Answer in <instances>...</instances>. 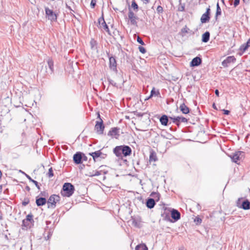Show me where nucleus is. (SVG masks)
Returning a JSON list of instances; mask_svg holds the SVG:
<instances>
[{
    "label": "nucleus",
    "instance_id": "obj_1",
    "mask_svg": "<svg viewBox=\"0 0 250 250\" xmlns=\"http://www.w3.org/2000/svg\"><path fill=\"white\" fill-rule=\"evenodd\" d=\"M113 153L119 159H123V157L130 156L132 152L131 148L128 146L121 145L116 146L113 149Z\"/></svg>",
    "mask_w": 250,
    "mask_h": 250
},
{
    "label": "nucleus",
    "instance_id": "obj_2",
    "mask_svg": "<svg viewBox=\"0 0 250 250\" xmlns=\"http://www.w3.org/2000/svg\"><path fill=\"white\" fill-rule=\"evenodd\" d=\"M74 190V186L72 184L65 183L62 186V191H61V194L63 196L69 197L73 194Z\"/></svg>",
    "mask_w": 250,
    "mask_h": 250
},
{
    "label": "nucleus",
    "instance_id": "obj_3",
    "mask_svg": "<svg viewBox=\"0 0 250 250\" xmlns=\"http://www.w3.org/2000/svg\"><path fill=\"white\" fill-rule=\"evenodd\" d=\"M61 197L59 195L52 194L47 201L48 208H54L56 207V204L60 201Z\"/></svg>",
    "mask_w": 250,
    "mask_h": 250
},
{
    "label": "nucleus",
    "instance_id": "obj_4",
    "mask_svg": "<svg viewBox=\"0 0 250 250\" xmlns=\"http://www.w3.org/2000/svg\"><path fill=\"white\" fill-rule=\"evenodd\" d=\"M89 155L92 157L93 159L95 162L98 161L99 159H100V160L104 159L107 156V155L106 154L103 153L101 151V150L89 153Z\"/></svg>",
    "mask_w": 250,
    "mask_h": 250
},
{
    "label": "nucleus",
    "instance_id": "obj_5",
    "mask_svg": "<svg viewBox=\"0 0 250 250\" xmlns=\"http://www.w3.org/2000/svg\"><path fill=\"white\" fill-rule=\"evenodd\" d=\"M245 156V153L242 151H236L234 153H232L231 154L229 155V157L231 159L233 162L237 163L238 161L241 160L242 158H244Z\"/></svg>",
    "mask_w": 250,
    "mask_h": 250
},
{
    "label": "nucleus",
    "instance_id": "obj_6",
    "mask_svg": "<svg viewBox=\"0 0 250 250\" xmlns=\"http://www.w3.org/2000/svg\"><path fill=\"white\" fill-rule=\"evenodd\" d=\"M45 11L48 20L52 22L57 21V15L52 10L50 9L48 7H45Z\"/></svg>",
    "mask_w": 250,
    "mask_h": 250
},
{
    "label": "nucleus",
    "instance_id": "obj_7",
    "mask_svg": "<svg viewBox=\"0 0 250 250\" xmlns=\"http://www.w3.org/2000/svg\"><path fill=\"white\" fill-rule=\"evenodd\" d=\"M105 128V126L104 125L102 119L101 121H97L96 122V125H95V130L98 134L102 135L104 134V131Z\"/></svg>",
    "mask_w": 250,
    "mask_h": 250
},
{
    "label": "nucleus",
    "instance_id": "obj_8",
    "mask_svg": "<svg viewBox=\"0 0 250 250\" xmlns=\"http://www.w3.org/2000/svg\"><path fill=\"white\" fill-rule=\"evenodd\" d=\"M107 55L109 58V67L110 69L112 70L113 71L117 72V62L115 59V58L111 56L109 53H107Z\"/></svg>",
    "mask_w": 250,
    "mask_h": 250
},
{
    "label": "nucleus",
    "instance_id": "obj_9",
    "mask_svg": "<svg viewBox=\"0 0 250 250\" xmlns=\"http://www.w3.org/2000/svg\"><path fill=\"white\" fill-rule=\"evenodd\" d=\"M128 16L131 24L137 26V20H138V17L135 15L130 7L128 8Z\"/></svg>",
    "mask_w": 250,
    "mask_h": 250
},
{
    "label": "nucleus",
    "instance_id": "obj_10",
    "mask_svg": "<svg viewBox=\"0 0 250 250\" xmlns=\"http://www.w3.org/2000/svg\"><path fill=\"white\" fill-rule=\"evenodd\" d=\"M170 213L171 209L169 208H165L163 212L161 213V216L164 220L173 223V220L170 218Z\"/></svg>",
    "mask_w": 250,
    "mask_h": 250
},
{
    "label": "nucleus",
    "instance_id": "obj_11",
    "mask_svg": "<svg viewBox=\"0 0 250 250\" xmlns=\"http://www.w3.org/2000/svg\"><path fill=\"white\" fill-rule=\"evenodd\" d=\"M171 217L173 220V223L177 221L181 218L180 212L175 209H172L171 210Z\"/></svg>",
    "mask_w": 250,
    "mask_h": 250
},
{
    "label": "nucleus",
    "instance_id": "obj_12",
    "mask_svg": "<svg viewBox=\"0 0 250 250\" xmlns=\"http://www.w3.org/2000/svg\"><path fill=\"white\" fill-rule=\"evenodd\" d=\"M236 61V58L233 56H229L222 62V65L224 67H227L229 64L234 62Z\"/></svg>",
    "mask_w": 250,
    "mask_h": 250
},
{
    "label": "nucleus",
    "instance_id": "obj_13",
    "mask_svg": "<svg viewBox=\"0 0 250 250\" xmlns=\"http://www.w3.org/2000/svg\"><path fill=\"white\" fill-rule=\"evenodd\" d=\"M82 152L78 151L74 154L73 156V160L74 163L76 165L82 164Z\"/></svg>",
    "mask_w": 250,
    "mask_h": 250
},
{
    "label": "nucleus",
    "instance_id": "obj_14",
    "mask_svg": "<svg viewBox=\"0 0 250 250\" xmlns=\"http://www.w3.org/2000/svg\"><path fill=\"white\" fill-rule=\"evenodd\" d=\"M120 128L118 127H112L108 132L107 135L111 137L112 138H113V137H115L116 136H117V137H119L120 136Z\"/></svg>",
    "mask_w": 250,
    "mask_h": 250
},
{
    "label": "nucleus",
    "instance_id": "obj_15",
    "mask_svg": "<svg viewBox=\"0 0 250 250\" xmlns=\"http://www.w3.org/2000/svg\"><path fill=\"white\" fill-rule=\"evenodd\" d=\"M175 99L176 100L177 106L179 105L180 106L184 105L186 104V99L184 98L183 95H176Z\"/></svg>",
    "mask_w": 250,
    "mask_h": 250
},
{
    "label": "nucleus",
    "instance_id": "obj_16",
    "mask_svg": "<svg viewBox=\"0 0 250 250\" xmlns=\"http://www.w3.org/2000/svg\"><path fill=\"white\" fill-rule=\"evenodd\" d=\"M202 63V59L199 57L193 58L190 62V66L195 67L199 66Z\"/></svg>",
    "mask_w": 250,
    "mask_h": 250
},
{
    "label": "nucleus",
    "instance_id": "obj_17",
    "mask_svg": "<svg viewBox=\"0 0 250 250\" xmlns=\"http://www.w3.org/2000/svg\"><path fill=\"white\" fill-rule=\"evenodd\" d=\"M47 203V200L44 197H39V196L36 198V203L38 207L42 206Z\"/></svg>",
    "mask_w": 250,
    "mask_h": 250
},
{
    "label": "nucleus",
    "instance_id": "obj_18",
    "mask_svg": "<svg viewBox=\"0 0 250 250\" xmlns=\"http://www.w3.org/2000/svg\"><path fill=\"white\" fill-rule=\"evenodd\" d=\"M4 96L1 98L2 105H7V106L10 105L11 104V97H10L7 95H3Z\"/></svg>",
    "mask_w": 250,
    "mask_h": 250
},
{
    "label": "nucleus",
    "instance_id": "obj_19",
    "mask_svg": "<svg viewBox=\"0 0 250 250\" xmlns=\"http://www.w3.org/2000/svg\"><path fill=\"white\" fill-rule=\"evenodd\" d=\"M1 116H8L9 114L10 110L7 105H1L0 107Z\"/></svg>",
    "mask_w": 250,
    "mask_h": 250
},
{
    "label": "nucleus",
    "instance_id": "obj_20",
    "mask_svg": "<svg viewBox=\"0 0 250 250\" xmlns=\"http://www.w3.org/2000/svg\"><path fill=\"white\" fill-rule=\"evenodd\" d=\"M238 207L244 210L250 209V202L248 199H246L242 203L241 205H238Z\"/></svg>",
    "mask_w": 250,
    "mask_h": 250
},
{
    "label": "nucleus",
    "instance_id": "obj_21",
    "mask_svg": "<svg viewBox=\"0 0 250 250\" xmlns=\"http://www.w3.org/2000/svg\"><path fill=\"white\" fill-rule=\"evenodd\" d=\"M53 233V230L48 228V227L47 226L46 228L45 229V231L44 233V238L46 240H49L50 237L52 236Z\"/></svg>",
    "mask_w": 250,
    "mask_h": 250
},
{
    "label": "nucleus",
    "instance_id": "obj_22",
    "mask_svg": "<svg viewBox=\"0 0 250 250\" xmlns=\"http://www.w3.org/2000/svg\"><path fill=\"white\" fill-rule=\"evenodd\" d=\"M156 203L153 198H148L146 201V206L148 208H152L155 206Z\"/></svg>",
    "mask_w": 250,
    "mask_h": 250
},
{
    "label": "nucleus",
    "instance_id": "obj_23",
    "mask_svg": "<svg viewBox=\"0 0 250 250\" xmlns=\"http://www.w3.org/2000/svg\"><path fill=\"white\" fill-rule=\"evenodd\" d=\"M158 160L156 152L152 149L150 151V155L149 157V161L150 162H156Z\"/></svg>",
    "mask_w": 250,
    "mask_h": 250
},
{
    "label": "nucleus",
    "instance_id": "obj_24",
    "mask_svg": "<svg viewBox=\"0 0 250 250\" xmlns=\"http://www.w3.org/2000/svg\"><path fill=\"white\" fill-rule=\"evenodd\" d=\"M160 122L162 125H167L168 122V116L166 115H163L160 118Z\"/></svg>",
    "mask_w": 250,
    "mask_h": 250
},
{
    "label": "nucleus",
    "instance_id": "obj_25",
    "mask_svg": "<svg viewBox=\"0 0 250 250\" xmlns=\"http://www.w3.org/2000/svg\"><path fill=\"white\" fill-rule=\"evenodd\" d=\"M210 33L208 31H206L204 33L202 36V42H207L209 40Z\"/></svg>",
    "mask_w": 250,
    "mask_h": 250
},
{
    "label": "nucleus",
    "instance_id": "obj_26",
    "mask_svg": "<svg viewBox=\"0 0 250 250\" xmlns=\"http://www.w3.org/2000/svg\"><path fill=\"white\" fill-rule=\"evenodd\" d=\"M210 18V15L205 13L201 16V18L200 19L201 22L202 23H206V22L209 21Z\"/></svg>",
    "mask_w": 250,
    "mask_h": 250
},
{
    "label": "nucleus",
    "instance_id": "obj_27",
    "mask_svg": "<svg viewBox=\"0 0 250 250\" xmlns=\"http://www.w3.org/2000/svg\"><path fill=\"white\" fill-rule=\"evenodd\" d=\"M47 62L48 67L50 70L51 74H52L54 72V62L51 58H49Z\"/></svg>",
    "mask_w": 250,
    "mask_h": 250
},
{
    "label": "nucleus",
    "instance_id": "obj_28",
    "mask_svg": "<svg viewBox=\"0 0 250 250\" xmlns=\"http://www.w3.org/2000/svg\"><path fill=\"white\" fill-rule=\"evenodd\" d=\"M22 173H23V174H25V175L26 176V177L28 178V179L31 182H32L33 183H34L35 184V185L36 186V187L38 188V189H40V185L38 183V182L33 179H32L31 177L30 176H29L28 175H27V174H26L25 173H24V172H22Z\"/></svg>",
    "mask_w": 250,
    "mask_h": 250
},
{
    "label": "nucleus",
    "instance_id": "obj_29",
    "mask_svg": "<svg viewBox=\"0 0 250 250\" xmlns=\"http://www.w3.org/2000/svg\"><path fill=\"white\" fill-rule=\"evenodd\" d=\"M179 108L183 114H188L189 112V108L186 104L180 106Z\"/></svg>",
    "mask_w": 250,
    "mask_h": 250
},
{
    "label": "nucleus",
    "instance_id": "obj_30",
    "mask_svg": "<svg viewBox=\"0 0 250 250\" xmlns=\"http://www.w3.org/2000/svg\"><path fill=\"white\" fill-rule=\"evenodd\" d=\"M135 250H148V248L145 244H141L136 246Z\"/></svg>",
    "mask_w": 250,
    "mask_h": 250
},
{
    "label": "nucleus",
    "instance_id": "obj_31",
    "mask_svg": "<svg viewBox=\"0 0 250 250\" xmlns=\"http://www.w3.org/2000/svg\"><path fill=\"white\" fill-rule=\"evenodd\" d=\"M100 27L103 28L109 35H111L108 26L105 22H102V24L100 25Z\"/></svg>",
    "mask_w": 250,
    "mask_h": 250
},
{
    "label": "nucleus",
    "instance_id": "obj_32",
    "mask_svg": "<svg viewBox=\"0 0 250 250\" xmlns=\"http://www.w3.org/2000/svg\"><path fill=\"white\" fill-rule=\"evenodd\" d=\"M106 173H107L106 171H104L102 169L96 170H95L94 174L90 175V176H98L102 175L103 173L106 174Z\"/></svg>",
    "mask_w": 250,
    "mask_h": 250
},
{
    "label": "nucleus",
    "instance_id": "obj_33",
    "mask_svg": "<svg viewBox=\"0 0 250 250\" xmlns=\"http://www.w3.org/2000/svg\"><path fill=\"white\" fill-rule=\"evenodd\" d=\"M132 224L133 226L140 228L141 227V223L140 221L134 219H132Z\"/></svg>",
    "mask_w": 250,
    "mask_h": 250
},
{
    "label": "nucleus",
    "instance_id": "obj_34",
    "mask_svg": "<svg viewBox=\"0 0 250 250\" xmlns=\"http://www.w3.org/2000/svg\"><path fill=\"white\" fill-rule=\"evenodd\" d=\"M178 118V124L179 126L181 123H187L188 119L184 117L177 116Z\"/></svg>",
    "mask_w": 250,
    "mask_h": 250
},
{
    "label": "nucleus",
    "instance_id": "obj_35",
    "mask_svg": "<svg viewBox=\"0 0 250 250\" xmlns=\"http://www.w3.org/2000/svg\"><path fill=\"white\" fill-rule=\"evenodd\" d=\"M179 2L178 11L181 12L184 11L185 10V3H182L181 0H179Z\"/></svg>",
    "mask_w": 250,
    "mask_h": 250
},
{
    "label": "nucleus",
    "instance_id": "obj_36",
    "mask_svg": "<svg viewBox=\"0 0 250 250\" xmlns=\"http://www.w3.org/2000/svg\"><path fill=\"white\" fill-rule=\"evenodd\" d=\"M131 7L133 9L135 12H137L139 9V7L137 3L135 2V0L132 1Z\"/></svg>",
    "mask_w": 250,
    "mask_h": 250
},
{
    "label": "nucleus",
    "instance_id": "obj_37",
    "mask_svg": "<svg viewBox=\"0 0 250 250\" xmlns=\"http://www.w3.org/2000/svg\"><path fill=\"white\" fill-rule=\"evenodd\" d=\"M221 9L219 5V3H217L216 5V12L215 14V17L216 19L218 16H220L221 15Z\"/></svg>",
    "mask_w": 250,
    "mask_h": 250
},
{
    "label": "nucleus",
    "instance_id": "obj_38",
    "mask_svg": "<svg viewBox=\"0 0 250 250\" xmlns=\"http://www.w3.org/2000/svg\"><path fill=\"white\" fill-rule=\"evenodd\" d=\"M33 217V215L31 213H30L26 216V219H25V220H27L29 222H30L31 223H32L34 222Z\"/></svg>",
    "mask_w": 250,
    "mask_h": 250
},
{
    "label": "nucleus",
    "instance_id": "obj_39",
    "mask_svg": "<svg viewBox=\"0 0 250 250\" xmlns=\"http://www.w3.org/2000/svg\"><path fill=\"white\" fill-rule=\"evenodd\" d=\"M157 95H149V96L147 97L144 98L142 96H140V101L143 104V101H146L150 99H151L153 96H156Z\"/></svg>",
    "mask_w": 250,
    "mask_h": 250
},
{
    "label": "nucleus",
    "instance_id": "obj_40",
    "mask_svg": "<svg viewBox=\"0 0 250 250\" xmlns=\"http://www.w3.org/2000/svg\"><path fill=\"white\" fill-rule=\"evenodd\" d=\"M31 224V223L30 222H29L27 220L23 219L22 220V226L27 228L28 227H30Z\"/></svg>",
    "mask_w": 250,
    "mask_h": 250
},
{
    "label": "nucleus",
    "instance_id": "obj_41",
    "mask_svg": "<svg viewBox=\"0 0 250 250\" xmlns=\"http://www.w3.org/2000/svg\"><path fill=\"white\" fill-rule=\"evenodd\" d=\"M97 42L94 39H91L90 42V44L92 49L94 48L97 45Z\"/></svg>",
    "mask_w": 250,
    "mask_h": 250
},
{
    "label": "nucleus",
    "instance_id": "obj_42",
    "mask_svg": "<svg viewBox=\"0 0 250 250\" xmlns=\"http://www.w3.org/2000/svg\"><path fill=\"white\" fill-rule=\"evenodd\" d=\"M46 175L49 178H51L54 176V173L52 167H50L49 169L48 172L46 174Z\"/></svg>",
    "mask_w": 250,
    "mask_h": 250
},
{
    "label": "nucleus",
    "instance_id": "obj_43",
    "mask_svg": "<svg viewBox=\"0 0 250 250\" xmlns=\"http://www.w3.org/2000/svg\"><path fill=\"white\" fill-rule=\"evenodd\" d=\"M248 48L249 47L247 45H246L245 43H244L240 46L239 49L240 51L245 52L246 50H247Z\"/></svg>",
    "mask_w": 250,
    "mask_h": 250
},
{
    "label": "nucleus",
    "instance_id": "obj_44",
    "mask_svg": "<svg viewBox=\"0 0 250 250\" xmlns=\"http://www.w3.org/2000/svg\"><path fill=\"white\" fill-rule=\"evenodd\" d=\"M30 202V200L29 198H24L23 201L22 202V205L23 206H26Z\"/></svg>",
    "mask_w": 250,
    "mask_h": 250
},
{
    "label": "nucleus",
    "instance_id": "obj_45",
    "mask_svg": "<svg viewBox=\"0 0 250 250\" xmlns=\"http://www.w3.org/2000/svg\"><path fill=\"white\" fill-rule=\"evenodd\" d=\"M133 113L136 115V116L138 117H143L145 114H146V113H141L137 111H135L133 112Z\"/></svg>",
    "mask_w": 250,
    "mask_h": 250
},
{
    "label": "nucleus",
    "instance_id": "obj_46",
    "mask_svg": "<svg viewBox=\"0 0 250 250\" xmlns=\"http://www.w3.org/2000/svg\"><path fill=\"white\" fill-rule=\"evenodd\" d=\"M196 225H200L202 223V219L199 217H196L194 220Z\"/></svg>",
    "mask_w": 250,
    "mask_h": 250
},
{
    "label": "nucleus",
    "instance_id": "obj_47",
    "mask_svg": "<svg viewBox=\"0 0 250 250\" xmlns=\"http://www.w3.org/2000/svg\"><path fill=\"white\" fill-rule=\"evenodd\" d=\"M169 118L172 120V122L174 124L176 125L177 126H179V125L178 124V118L177 117H170Z\"/></svg>",
    "mask_w": 250,
    "mask_h": 250
},
{
    "label": "nucleus",
    "instance_id": "obj_48",
    "mask_svg": "<svg viewBox=\"0 0 250 250\" xmlns=\"http://www.w3.org/2000/svg\"><path fill=\"white\" fill-rule=\"evenodd\" d=\"M189 31V29L186 25L181 29V32L184 34L188 33Z\"/></svg>",
    "mask_w": 250,
    "mask_h": 250
},
{
    "label": "nucleus",
    "instance_id": "obj_49",
    "mask_svg": "<svg viewBox=\"0 0 250 250\" xmlns=\"http://www.w3.org/2000/svg\"><path fill=\"white\" fill-rule=\"evenodd\" d=\"M150 196H152L154 198H157L158 199H159L160 194L158 193L153 192L151 193Z\"/></svg>",
    "mask_w": 250,
    "mask_h": 250
},
{
    "label": "nucleus",
    "instance_id": "obj_50",
    "mask_svg": "<svg viewBox=\"0 0 250 250\" xmlns=\"http://www.w3.org/2000/svg\"><path fill=\"white\" fill-rule=\"evenodd\" d=\"M163 11H164L163 8L161 6L159 5L157 8V13L158 14H161L163 12Z\"/></svg>",
    "mask_w": 250,
    "mask_h": 250
},
{
    "label": "nucleus",
    "instance_id": "obj_51",
    "mask_svg": "<svg viewBox=\"0 0 250 250\" xmlns=\"http://www.w3.org/2000/svg\"><path fill=\"white\" fill-rule=\"evenodd\" d=\"M137 41L139 43L141 44V45H144L145 44L142 38L139 36L137 37Z\"/></svg>",
    "mask_w": 250,
    "mask_h": 250
},
{
    "label": "nucleus",
    "instance_id": "obj_52",
    "mask_svg": "<svg viewBox=\"0 0 250 250\" xmlns=\"http://www.w3.org/2000/svg\"><path fill=\"white\" fill-rule=\"evenodd\" d=\"M138 48L140 52H141L142 53L144 54L146 52V50L144 47L142 46H139Z\"/></svg>",
    "mask_w": 250,
    "mask_h": 250
},
{
    "label": "nucleus",
    "instance_id": "obj_53",
    "mask_svg": "<svg viewBox=\"0 0 250 250\" xmlns=\"http://www.w3.org/2000/svg\"><path fill=\"white\" fill-rule=\"evenodd\" d=\"M96 0H91L90 2V6L92 8H94L96 4Z\"/></svg>",
    "mask_w": 250,
    "mask_h": 250
},
{
    "label": "nucleus",
    "instance_id": "obj_54",
    "mask_svg": "<svg viewBox=\"0 0 250 250\" xmlns=\"http://www.w3.org/2000/svg\"><path fill=\"white\" fill-rule=\"evenodd\" d=\"M82 163L83 161H86L87 160V156L83 152H82Z\"/></svg>",
    "mask_w": 250,
    "mask_h": 250
},
{
    "label": "nucleus",
    "instance_id": "obj_55",
    "mask_svg": "<svg viewBox=\"0 0 250 250\" xmlns=\"http://www.w3.org/2000/svg\"><path fill=\"white\" fill-rule=\"evenodd\" d=\"M105 22L103 14L102 15V17H100L98 20V22L100 25L102 24V22Z\"/></svg>",
    "mask_w": 250,
    "mask_h": 250
},
{
    "label": "nucleus",
    "instance_id": "obj_56",
    "mask_svg": "<svg viewBox=\"0 0 250 250\" xmlns=\"http://www.w3.org/2000/svg\"><path fill=\"white\" fill-rule=\"evenodd\" d=\"M239 3H240V0H234V3H233L234 7H236L239 4Z\"/></svg>",
    "mask_w": 250,
    "mask_h": 250
},
{
    "label": "nucleus",
    "instance_id": "obj_57",
    "mask_svg": "<svg viewBox=\"0 0 250 250\" xmlns=\"http://www.w3.org/2000/svg\"><path fill=\"white\" fill-rule=\"evenodd\" d=\"M205 13L210 15V6H208V8H207L206 11Z\"/></svg>",
    "mask_w": 250,
    "mask_h": 250
},
{
    "label": "nucleus",
    "instance_id": "obj_58",
    "mask_svg": "<svg viewBox=\"0 0 250 250\" xmlns=\"http://www.w3.org/2000/svg\"><path fill=\"white\" fill-rule=\"evenodd\" d=\"M242 199V198H238V199L237 200V202H236V206L237 207H238V205H241V200Z\"/></svg>",
    "mask_w": 250,
    "mask_h": 250
},
{
    "label": "nucleus",
    "instance_id": "obj_59",
    "mask_svg": "<svg viewBox=\"0 0 250 250\" xmlns=\"http://www.w3.org/2000/svg\"><path fill=\"white\" fill-rule=\"evenodd\" d=\"M40 195L43 196H46L48 195V193L45 191H42L40 193Z\"/></svg>",
    "mask_w": 250,
    "mask_h": 250
},
{
    "label": "nucleus",
    "instance_id": "obj_60",
    "mask_svg": "<svg viewBox=\"0 0 250 250\" xmlns=\"http://www.w3.org/2000/svg\"><path fill=\"white\" fill-rule=\"evenodd\" d=\"M223 111L225 115H229L230 113V111L228 110L223 109Z\"/></svg>",
    "mask_w": 250,
    "mask_h": 250
},
{
    "label": "nucleus",
    "instance_id": "obj_61",
    "mask_svg": "<svg viewBox=\"0 0 250 250\" xmlns=\"http://www.w3.org/2000/svg\"><path fill=\"white\" fill-rule=\"evenodd\" d=\"M174 101V100L173 99H167V104H169L170 103L173 102Z\"/></svg>",
    "mask_w": 250,
    "mask_h": 250
},
{
    "label": "nucleus",
    "instance_id": "obj_62",
    "mask_svg": "<svg viewBox=\"0 0 250 250\" xmlns=\"http://www.w3.org/2000/svg\"><path fill=\"white\" fill-rule=\"evenodd\" d=\"M248 47H250V38L248 40L246 43H245Z\"/></svg>",
    "mask_w": 250,
    "mask_h": 250
},
{
    "label": "nucleus",
    "instance_id": "obj_63",
    "mask_svg": "<svg viewBox=\"0 0 250 250\" xmlns=\"http://www.w3.org/2000/svg\"><path fill=\"white\" fill-rule=\"evenodd\" d=\"M66 7L69 9L71 11L74 12V10L71 8L70 6H69L67 3H66Z\"/></svg>",
    "mask_w": 250,
    "mask_h": 250
},
{
    "label": "nucleus",
    "instance_id": "obj_64",
    "mask_svg": "<svg viewBox=\"0 0 250 250\" xmlns=\"http://www.w3.org/2000/svg\"><path fill=\"white\" fill-rule=\"evenodd\" d=\"M100 98L101 99H102V100H103L104 101V100H106V101H109V99L108 98H105L104 96L103 97L100 96Z\"/></svg>",
    "mask_w": 250,
    "mask_h": 250
}]
</instances>
